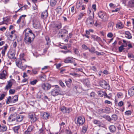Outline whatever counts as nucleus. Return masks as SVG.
<instances>
[{
  "label": "nucleus",
  "mask_w": 134,
  "mask_h": 134,
  "mask_svg": "<svg viewBox=\"0 0 134 134\" xmlns=\"http://www.w3.org/2000/svg\"><path fill=\"white\" fill-rule=\"evenodd\" d=\"M29 35L27 33L25 34L24 42L27 45H30L32 42L35 38V35Z\"/></svg>",
  "instance_id": "1"
},
{
  "label": "nucleus",
  "mask_w": 134,
  "mask_h": 134,
  "mask_svg": "<svg viewBox=\"0 0 134 134\" xmlns=\"http://www.w3.org/2000/svg\"><path fill=\"white\" fill-rule=\"evenodd\" d=\"M52 87H54V88L50 92L51 95L55 97L59 95L61 91L60 87L58 85L52 86Z\"/></svg>",
  "instance_id": "2"
},
{
  "label": "nucleus",
  "mask_w": 134,
  "mask_h": 134,
  "mask_svg": "<svg viewBox=\"0 0 134 134\" xmlns=\"http://www.w3.org/2000/svg\"><path fill=\"white\" fill-rule=\"evenodd\" d=\"M98 15L99 18H101L103 21H107L109 16L106 13L100 11L98 13Z\"/></svg>",
  "instance_id": "3"
},
{
  "label": "nucleus",
  "mask_w": 134,
  "mask_h": 134,
  "mask_svg": "<svg viewBox=\"0 0 134 134\" xmlns=\"http://www.w3.org/2000/svg\"><path fill=\"white\" fill-rule=\"evenodd\" d=\"M18 96L15 95L12 98L10 96H9L7 99L6 103L8 104L10 103H14L18 101Z\"/></svg>",
  "instance_id": "4"
},
{
  "label": "nucleus",
  "mask_w": 134,
  "mask_h": 134,
  "mask_svg": "<svg viewBox=\"0 0 134 134\" xmlns=\"http://www.w3.org/2000/svg\"><path fill=\"white\" fill-rule=\"evenodd\" d=\"M16 65L19 68L23 70L25 69L27 66L26 65L23 66L21 60V59H17L16 60Z\"/></svg>",
  "instance_id": "5"
},
{
  "label": "nucleus",
  "mask_w": 134,
  "mask_h": 134,
  "mask_svg": "<svg viewBox=\"0 0 134 134\" xmlns=\"http://www.w3.org/2000/svg\"><path fill=\"white\" fill-rule=\"evenodd\" d=\"M86 23L87 26L88 27H91L94 24L93 17L90 16L87 19Z\"/></svg>",
  "instance_id": "6"
},
{
  "label": "nucleus",
  "mask_w": 134,
  "mask_h": 134,
  "mask_svg": "<svg viewBox=\"0 0 134 134\" xmlns=\"http://www.w3.org/2000/svg\"><path fill=\"white\" fill-rule=\"evenodd\" d=\"M51 87V85L48 83H43L42 85V88L45 91L49 90Z\"/></svg>",
  "instance_id": "7"
},
{
  "label": "nucleus",
  "mask_w": 134,
  "mask_h": 134,
  "mask_svg": "<svg viewBox=\"0 0 134 134\" xmlns=\"http://www.w3.org/2000/svg\"><path fill=\"white\" fill-rule=\"evenodd\" d=\"M85 119L84 117L79 116L77 119V124L79 126L82 125L85 122Z\"/></svg>",
  "instance_id": "8"
},
{
  "label": "nucleus",
  "mask_w": 134,
  "mask_h": 134,
  "mask_svg": "<svg viewBox=\"0 0 134 134\" xmlns=\"http://www.w3.org/2000/svg\"><path fill=\"white\" fill-rule=\"evenodd\" d=\"M100 86L102 88H107V87H109V85L107 82L104 80H101L99 82Z\"/></svg>",
  "instance_id": "9"
},
{
  "label": "nucleus",
  "mask_w": 134,
  "mask_h": 134,
  "mask_svg": "<svg viewBox=\"0 0 134 134\" xmlns=\"http://www.w3.org/2000/svg\"><path fill=\"white\" fill-rule=\"evenodd\" d=\"M9 53L10 55L9 56V57L10 59H16V58L14 57L15 53V49H10V50Z\"/></svg>",
  "instance_id": "10"
},
{
  "label": "nucleus",
  "mask_w": 134,
  "mask_h": 134,
  "mask_svg": "<svg viewBox=\"0 0 134 134\" xmlns=\"http://www.w3.org/2000/svg\"><path fill=\"white\" fill-rule=\"evenodd\" d=\"M64 62L65 63H73L74 62L73 58L72 57H68L64 59Z\"/></svg>",
  "instance_id": "11"
},
{
  "label": "nucleus",
  "mask_w": 134,
  "mask_h": 134,
  "mask_svg": "<svg viewBox=\"0 0 134 134\" xmlns=\"http://www.w3.org/2000/svg\"><path fill=\"white\" fill-rule=\"evenodd\" d=\"M13 83L11 81H8V83L4 88L5 91H7L12 86Z\"/></svg>",
  "instance_id": "12"
},
{
  "label": "nucleus",
  "mask_w": 134,
  "mask_h": 134,
  "mask_svg": "<svg viewBox=\"0 0 134 134\" xmlns=\"http://www.w3.org/2000/svg\"><path fill=\"white\" fill-rule=\"evenodd\" d=\"M34 27L35 29H39L40 27V24L38 21H34L33 24Z\"/></svg>",
  "instance_id": "13"
},
{
  "label": "nucleus",
  "mask_w": 134,
  "mask_h": 134,
  "mask_svg": "<svg viewBox=\"0 0 134 134\" xmlns=\"http://www.w3.org/2000/svg\"><path fill=\"white\" fill-rule=\"evenodd\" d=\"M34 115V114H30L29 115V118L30 119L32 122H34L36 120V119Z\"/></svg>",
  "instance_id": "14"
},
{
  "label": "nucleus",
  "mask_w": 134,
  "mask_h": 134,
  "mask_svg": "<svg viewBox=\"0 0 134 134\" xmlns=\"http://www.w3.org/2000/svg\"><path fill=\"white\" fill-rule=\"evenodd\" d=\"M128 94L130 97L134 95V87H132L129 90Z\"/></svg>",
  "instance_id": "15"
},
{
  "label": "nucleus",
  "mask_w": 134,
  "mask_h": 134,
  "mask_svg": "<svg viewBox=\"0 0 134 134\" xmlns=\"http://www.w3.org/2000/svg\"><path fill=\"white\" fill-rule=\"evenodd\" d=\"M91 38L93 39L94 41H97L99 42L101 41L100 38L96 35H92L91 36Z\"/></svg>",
  "instance_id": "16"
},
{
  "label": "nucleus",
  "mask_w": 134,
  "mask_h": 134,
  "mask_svg": "<svg viewBox=\"0 0 134 134\" xmlns=\"http://www.w3.org/2000/svg\"><path fill=\"white\" fill-rule=\"evenodd\" d=\"M114 25V23L112 22H110L108 24V29L110 31L112 30L113 29V26Z\"/></svg>",
  "instance_id": "17"
},
{
  "label": "nucleus",
  "mask_w": 134,
  "mask_h": 134,
  "mask_svg": "<svg viewBox=\"0 0 134 134\" xmlns=\"http://www.w3.org/2000/svg\"><path fill=\"white\" fill-rule=\"evenodd\" d=\"M6 72L5 71H3L0 74V79H5V76Z\"/></svg>",
  "instance_id": "18"
},
{
  "label": "nucleus",
  "mask_w": 134,
  "mask_h": 134,
  "mask_svg": "<svg viewBox=\"0 0 134 134\" xmlns=\"http://www.w3.org/2000/svg\"><path fill=\"white\" fill-rule=\"evenodd\" d=\"M23 118L24 116L23 115H18L16 117V121L18 122H20L23 120Z\"/></svg>",
  "instance_id": "19"
},
{
  "label": "nucleus",
  "mask_w": 134,
  "mask_h": 134,
  "mask_svg": "<svg viewBox=\"0 0 134 134\" xmlns=\"http://www.w3.org/2000/svg\"><path fill=\"white\" fill-rule=\"evenodd\" d=\"M48 16V13L47 10L44 11L41 14V18L43 19L46 18Z\"/></svg>",
  "instance_id": "20"
},
{
  "label": "nucleus",
  "mask_w": 134,
  "mask_h": 134,
  "mask_svg": "<svg viewBox=\"0 0 134 134\" xmlns=\"http://www.w3.org/2000/svg\"><path fill=\"white\" fill-rule=\"evenodd\" d=\"M26 16V15H23L20 16L18 20L17 21V23L18 24L20 23L21 22V19H22L23 20V22L24 23V18H25Z\"/></svg>",
  "instance_id": "21"
},
{
  "label": "nucleus",
  "mask_w": 134,
  "mask_h": 134,
  "mask_svg": "<svg viewBox=\"0 0 134 134\" xmlns=\"http://www.w3.org/2000/svg\"><path fill=\"white\" fill-rule=\"evenodd\" d=\"M24 32L25 34L27 33L28 34L31 35V34L34 35V34L32 33V31L29 29L25 30Z\"/></svg>",
  "instance_id": "22"
},
{
  "label": "nucleus",
  "mask_w": 134,
  "mask_h": 134,
  "mask_svg": "<svg viewBox=\"0 0 134 134\" xmlns=\"http://www.w3.org/2000/svg\"><path fill=\"white\" fill-rule=\"evenodd\" d=\"M125 37L129 39H130L132 38L130 32L128 31H126L125 32Z\"/></svg>",
  "instance_id": "23"
},
{
  "label": "nucleus",
  "mask_w": 134,
  "mask_h": 134,
  "mask_svg": "<svg viewBox=\"0 0 134 134\" xmlns=\"http://www.w3.org/2000/svg\"><path fill=\"white\" fill-rule=\"evenodd\" d=\"M110 131L112 132H114L116 130V128L115 126L114 125H110L109 127Z\"/></svg>",
  "instance_id": "24"
},
{
  "label": "nucleus",
  "mask_w": 134,
  "mask_h": 134,
  "mask_svg": "<svg viewBox=\"0 0 134 134\" xmlns=\"http://www.w3.org/2000/svg\"><path fill=\"white\" fill-rule=\"evenodd\" d=\"M88 125H86L83 127L82 130V133L84 134L86 132L88 128Z\"/></svg>",
  "instance_id": "25"
},
{
  "label": "nucleus",
  "mask_w": 134,
  "mask_h": 134,
  "mask_svg": "<svg viewBox=\"0 0 134 134\" xmlns=\"http://www.w3.org/2000/svg\"><path fill=\"white\" fill-rule=\"evenodd\" d=\"M49 114H48L47 112H44L43 115V117L44 119L46 120L48 119V117L49 116Z\"/></svg>",
  "instance_id": "26"
},
{
  "label": "nucleus",
  "mask_w": 134,
  "mask_h": 134,
  "mask_svg": "<svg viewBox=\"0 0 134 134\" xmlns=\"http://www.w3.org/2000/svg\"><path fill=\"white\" fill-rule=\"evenodd\" d=\"M20 125H18L17 126H15L14 127L13 130L15 133H18V130L20 128Z\"/></svg>",
  "instance_id": "27"
},
{
  "label": "nucleus",
  "mask_w": 134,
  "mask_h": 134,
  "mask_svg": "<svg viewBox=\"0 0 134 134\" xmlns=\"http://www.w3.org/2000/svg\"><path fill=\"white\" fill-rule=\"evenodd\" d=\"M124 25L121 23H118L116 25V27L120 29H121L122 28L124 27Z\"/></svg>",
  "instance_id": "28"
},
{
  "label": "nucleus",
  "mask_w": 134,
  "mask_h": 134,
  "mask_svg": "<svg viewBox=\"0 0 134 134\" xmlns=\"http://www.w3.org/2000/svg\"><path fill=\"white\" fill-rule=\"evenodd\" d=\"M4 48L2 50L1 52L3 56H4L5 55V52L6 51L8 48V46L6 45L5 46H4Z\"/></svg>",
  "instance_id": "29"
},
{
  "label": "nucleus",
  "mask_w": 134,
  "mask_h": 134,
  "mask_svg": "<svg viewBox=\"0 0 134 134\" xmlns=\"http://www.w3.org/2000/svg\"><path fill=\"white\" fill-rule=\"evenodd\" d=\"M85 14V13L84 12H81L78 15V19L79 20L81 19L84 15Z\"/></svg>",
  "instance_id": "30"
},
{
  "label": "nucleus",
  "mask_w": 134,
  "mask_h": 134,
  "mask_svg": "<svg viewBox=\"0 0 134 134\" xmlns=\"http://www.w3.org/2000/svg\"><path fill=\"white\" fill-rule=\"evenodd\" d=\"M57 0H51L50 2L51 5L52 6H54L56 4Z\"/></svg>",
  "instance_id": "31"
},
{
  "label": "nucleus",
  "mask_w": 134,
  "mask_h": 134,
  "mask_svg": "<svg viewBox=\"0 0 134 134\" xmlns=\"http://www.w3.org/2000/svg\"><path fill=\"white\" fill-rule=\"evenodd\" d=\"M93 123L95 124L98 125L99 127L101 126V122L98 120H94L93 121Z\"/></svg>",
  "instance_id": "32"
},
{
  "label": "nucleus",
  "mask_w": 134,
  "mask_h": 134,
  "mask_svg": "<svg viewBox=\"0 0 134 134\" xmlns=\"http://www.w3.org/2000/svg\"><path fill=\"white\" fill-rule=\"evenodd\" d=\"M56 11L58 14L62 13V9L60 6H59L57 7L56 9Z\"/></svg>",
  "instance_id": "33"
},
{
  "label": "nucleus",
  "mask_w": 134,
  "mask_h": 134,
  "mask_svg": "<svg viewBox=\"0 0 134 134\" xmlns=\"http://www.w3.org/2000/svg\"><path fill=\"white\" fill-rule=\"evenodd\" d=\"M128 5L130 7H134V0L130 1Z\"/></svg>",
  "instance_id": "34"
},
{
  "label": "nucleus",
  "mask_w": 134,
  "mask_h": 134,
  "mask_svg": "<svg viewBox=\"0 0 134 134\" xmlns=\"http://www.w3.org/2000/svg\"><path fill=\"white\" fill-rule=\"evenodd\" d=\"M71 82L72 80L70 79H69L68 81H66L65 82L68 87H69L70 86Z\"/></svg>",
  "instance_id": "35"
},
{
  "label": "nucleus",
  "mask_w": 134,
  "mask_h": 134,
  "mask_svg": "<svg viewBox=\"0 0 134 134\" xmlns=\"http://www.w3.org/2000/svg\"><path fill=\"white\" fill-rule=\"evenodd\" d=\"M104 92L102 91H99L98 92V94L99 96L101 97H103L104 95Z\"/></svg>",
  "instance_id": "36"
},
{
  "label": "nucleus",
  "mask_w": 134,
  "mask_h": 134,
  "mask_svg": "<svg viewBox=\"0 0 134 134\" xmlns=\"http://www.w3.org/2000/svg\"><path fill=\"white\" fill-rule=\"evenodd\" d=\"M7 129V127L5 125H3L2 126L1 129L2 131L4 132L6 131Z\"/></svg>",
  "instance_id": "37"
},
{
  "label": "nucleus",
  "mask_w": 134,
  "mask_h": 134,
  "mask_svg": "<svg viewBox=\"0 0 134 134\" xmlns=\"http://www.w3.org/2000/svg\"><path fill=\"white\" fill-rule=\"evenodd\" d=\"M45 39L47 41L46 44L47 45L49 44V43L51 42L50 39L48 36H46L45 37Z\"/></svg>",
  "instance_id": "38"
},
{
  "label": "nucleus",
  "mask_w": 134,
  "mask_h": 134,
  "mask_svg": "<svg viewBox=\"0 0 134 134\" xmlns=\"http://www.w3.org/2000/svg\"><path fill=\"white\" fill-rule=\"evenodd\" d=\"M110 109V108L109 107H106L104 109V113H109Z\"/></svg>",
  "instance_id": "39"
},
{
  "label": "nucleus",
  "mask_w": 134,
  "mask_h": 134,
  "mask_svg": "<svg viewBox=\"0 0 134 134\" xmlns=\"http://www.w3.org/2000/svg\"><path fill=\"white\" fill-rule=\"evenodd\" d=\"M55 27L56 28H57L58 29H60L62 27L61 23H59L58 24L56 25Z\"/></svg>",
  "instance_id": "40"
},
{
  "label": "nucleus",
  "mask_w": 134,
  "mask_h": 134,
  "mask_svg": "<svg viewBox=\"0 0 134 134\" xmlns=\"http://www.w3.org/2000/svg\"><path fill=\"white\" fill-rule=\"evenodd\" d=\"M15 92V90L13 89H10L9 90V93L10 94H13Z\"/></svg>",
  "instance_id": "41"
},
{
  "label": "nucleus",
  "mask_w": 134,
  "mask_h": 134,
  "mask_svg": "<svg viewBox=\"0 0 134 134\" xmlns=\"http://www.w3.org/2000/svg\"><path fill=\"white\" fill-rule=\"evenodd\" d=\"M88 50L90 52L93 53L95 52V49L93 47H92L91 49L89 48Z\"/></svg>",
  "instance_id": "42"
},
{
  "label": "nucleus",
  "mask_w": 134,
  "mask_h": 134,
  "mask_svg": "<svg viewBox=\"0 0 134 134\" xmlns=\"http://www.w3.org/2000/svg\"><path fill=\"white\" fill-rule=\"evenodd\" d=\"M62 111L64 113H65L66 112V108L65 107H63L61 108Z\"/></svg>",
  "instance_id": "43"
},
{
  "label": "nucleus",
  "mask_w": 134,
  "mask_h": 134,
  "mask_svg": "<svg viewBox=\"0 0 134 134\" xmlns=\"http://www.w3.org/2000/svg\"><path fill=\"white\" fill-rule=\"evenodd\" d=\"M38 81L37 80H35L33 81H31L30 82V83L32 85H34Z\"/></svg>",
  "instance_id": "44"
},
{
  "label": "nucleus",
  "mask_w": 134,
  "mask_h": 134,
  "mask_svg": "<svg viewBox=\"0 0 134 134\" xmlns=\"http://www.w3.org/2000/svg\"><path fill=\"white\" fill-rule=\"evenodd\" d=\"M46 131H45L44 133V130L43 128H41L38 131V133L39 134L42 133V134H45Z\"/></svg>",
  "instance_id": "45"
},
{
  "label": "nucleus",
  "mask_w": 134,
  "mask_h": 134,
  "mask_svg": "<svg viewBox=\"0 0 134 134\" xmlns=\"http://www.w3.org/2000/svg\"><path fill=\"white\" fill-rule=\"evenodd\" d=\"M34 126H30L28 127L27 129L31 132L34 129Z\"/></svg>",
  "instance_id": "46"
},
{
  "label": "nucleus",
  "mask_w": 134,
  "mask_h": 134,
  "mask_svg": "<svg viewBox=\"0 0 134 134\" xmlns=\"http://www.w3.org/2000/svg\"><path fill=\"white\" fill-rule=\"evenodd\" d=\"M104 113V109L101 108L98 110V113L99 114H102Z\"/></svg>",
  "instance_id": "47"
},
{
  "label": "nucleus",
  "mask_w": 134,
  "mask_h": 134,
  "mask_svg": "<svg viewBox=\"0 0 134 134\" xmlns=\"http://www.w3.org/2000/svg\"><path fill=\"white\" fill-rule=\"evenodd\" d=\"M62 34H67L68 31L65 29H63L61 30V32H60Z\"/></svg>",
  "instance_id": "48"
},
{
  "label": "nucleus",
  "mask_w": 134,
  "mask_h": 134,
  "mask_svg": "<svg viewBox=\"0 0 134 134\" xmlns=\"http://www.w3.org/2000/svg\"><path fill=\"white\" fill-rule=\"evenodd\" d=\"M70 75L73 76L75 77H77L79 76V74L76 73H71L70 74Z\"/></svg>",
  "instance_id": "49"
},
{
  "label": "nucleus",
  "mask_w": 134,
  "mask_h": 134,
  "mask_svg": "<svg viewBox=\"0 0 134 134\" xmlns=\"http://www.w3.org/2000/svg\"><path fill=\"white\" fill-rule=\"evenodd\" d=\"M73 50L75 54H79V51L78 49L76 48H74Z\"/></svg>",
  "instance_id": "50"
},
{
  "label": "nucleus",
  "mask_w": 134,
  "mask_h": 134,
  "mask_svg": "<svg viewBox=\"0 0 134 134\" xmlns=\"http://www.w3.org/2000/svg\"><path fill=\"white\" fill-rule=\"evenodd\" d=\"M123 95V94L121 92L118 93L117 95V96L118 98H121Z\"/></svg>",
  "instance_id": "51"
},
{
  "label": "nucleus",
  "mask_w": 134,
  "mask_h": 134,
  "mask_svg": "<svg viewBox=\"0 0 134 134\" xmlns=\"http://www.w3.org/2000/svg\"><path fill=\"white\" fill-rule=\"evenodd\" d=\"M124 49V48L121 45L119 47V51L120 52H122Z\"/></svg>",
  "instance_id": "52"
},
{
  "label": "nucleus",
  "mask_w": 134,
  "mask_h": 134,
  "mask_svg": "<svg viewBox=\"0 0 134 134\" xmlns=\"http://www.w3.org/2000/svg\"><path fill=\"white\" fill-rule=\"evenodd\" d=\"M82 48L85 50L88 49V47L85 44H83L82 46Z\"/></svg>",
  "instance_id": "53"
},
{
  "label": "nucleus",
  "mask_w": 134,
  "mask_h": 134,
  "mask_svg": "<svg viewBox=\"0 0 134 134\" xmlns=\"http://www.w3.org/2000/svg\"><path fill=\"white\" fill-rule=\"evenodd\" d=\"M131 114V112L130 110L127 111L125 113V114L127 115H130Z\"/></svg>",
  "instance_id": "54"
},
{
  "label": "nucleus",
  "mask_w": 134,
  "mask_h": 134,
  "mask_svg": "<svg viewBox=\"0 0 134 134\" xmlns=\"http://www.w3.org/2000/svg\"><path fill=\"white\" fill-rule=\"evenodd\" d=\"M46 76L43 75V76H40V79L41 80L43 81H45L46 80Z\"/></svg>",
  "instance_id": "55"
},
{
  "label": "nucleus",
  "mask_w": 134,
  "mask_h": 134,
  "mask_svg": "<svg viewBox=\"0 0 134 134\" xmlns=\"http://www.w3.org/2000/svg\"><path fill=\"white\" fill-rule=\"evenodd\" d=\"M72 109L71 108H66V113H69L72 111Z\"/></svg>",
  "instance_id": "56"
},
{
  "label": "nucleus",
  "mask_w": 134,
  "mask_h": 134,
  "mask_svg": "<svg viewBox=\"0 0 134 134\" xmlns=\"http://www.w3.org/2000/svg\"><path fill=\"white\" fill-rule=\"evenodd\" d=\"M81 4H80V2H79V3H77L76 4V8L77 9H78L81 7Z\"/></svg>",
  "instance_id": "57"
},
{
  "label": "nucleus",
  "mask_w": 134,
  "mask_h": 134,
  "mask_svg": "<svg viewBox=\"0 0 134 134\" xmlns=\"http://www.w3.org/2000/svg\"><path fill=\"white\" fill-rule=\"evenodd\" d=\"M59 83L60 85L63 87H65V85H64L62 81H59Z\"/></svg>",
  "instance_id": "58"
},
{
  "label": "nucleus",
  "mask_w": 134,
  "mask_h": 134,
  "mask_svg": "<svg viewBox=\"0 0 134 134\" xmlns=\"http://www.w3.org/2000/svg\"><path fill=\"white\" fill-rule=\"evenodd\" d=\"M118 104L119 106L121 107L123 105L124 103L122 101H121L118 103Z\"/></svg>",
  "instance_id": "59"
},
{
  "label": "nucleus",
  "mask_w": 134,
  "mask_h": 134,
  "mask_svg": "<svg viewBox=\"0 0 134 134\" xmlns=\"http://www.w3.org/2000/svg\"><path fill=\"white\" fill-rule=\"evenodd\" d=\"M65 132L66 134H72V133H71V131L67 130H65Z\"/></svg>",
  "instance_id": "60"
},
{
  "label": "nucleus",
  "mask_w": 134,
  "mask_h": 134,
  "mask_svg": "<svg viewBox=\"0 0 134 134\" xmlns=\"http://www.w3.org/2000/svg\"><path fill=\"white\" fill-rule=\"evenodd\" d=\"M113 35L112 34L111 32L109 33L107 35V36L109 37H113Z\"/></svg>",
  "instance_id": "61"
},
{
  "label": "nucleus",
  "mask_w": 134,
  "mask_h": 134,
  "mask_svg": "<svg viewBox=\"0 0 134 134\" xmlns=\"http://www.w3.org/2000/svg\"><path fill=\"white\" fill-rule=\"evenodd\" d=\"M5 97V95L4 94H2L0 97V101L2 100Z\"/></svg>",
  "instance_id": "62"
},
{
  "label": "nucleus",
  "mask_w": 134,
  "mask_h": 134,
  "mask_svg": "<svg viewBox=\"0 0 134 134\" xmlns=\"http://www.w3.org/2000/svg\"><path fill=\"white\" fill-rule=\"evenodd\" d=\"M128 57L129 58H133V56L132 54L128 53Z\"/></svg>",
  "instance_id": "63"
},
{
  "label": "nucleus",
  "mask_w": 134,
  "mask_h": 134,
  "mask_svg": "<svg viewBox=\"0 0 134 134\" xmlns=\"http://www.w3.org/2000/svg\"><path fill=\"white\" fill-rule=\"evenodd\" d=\"M31 132L28 130L27 129L25 131V134H30Z\"/></svg>",
  "instance_id": "64"
}]
</instances>
